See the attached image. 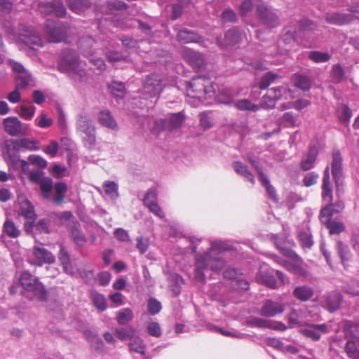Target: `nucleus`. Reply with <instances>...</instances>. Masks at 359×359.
Here are the masks:
<instances>
[{
    "label": "nucleus",
    "mask_w": 359,
    "mask_h": 359,
    "mask_svg": "<svg viewBox=\"0 0 359 359\" xmlns=\"http://www.w3.org/2000/svg\"><path fill=\"white\" fill-rule=\"evenodd\" d=\"M183 120V116L180 114H175L170 118L168 126H166L167 122L163 119L156 121V126L158 127L160 130H164L168 127L170 130H172L180 127Z\"/></svg>",
    "instance_id": "nucleus-26"
},
{
    "label": "nucleus",
    "mask_w": 359,
    "mask_h": 359,
    "mask_svg": "<svg viewBox=\"0 0 359 359\" xmlns=\"http://www.w3.org/2000/svg\"><path fill=\"white\" fill-rule=\"evenodd\" d=\"M228 249L229 248L227 245L222 242L213 243L210 250L205 253L210 255L211 261L207 262L209 263L208 268L212 271H219L223 269L225 266V262L221 257L215 255V252H218L219 253H221Z\"/></svg>",
    "instance_id": "nucleus-11"
},
{
    "label": "nucleus",
    "mask_w": 359,
    "mask_h": 359,
    "mask_svg": "<svg viewBox=\"0 0 359 359\" xmlns=\"http://www.w3.org/2000/svg\"><path fill=\"white\" fill-rule=\"evenodd\" d=\"M130 340V341L128 343L130 350L131 351L140 353L141 355H144L146 347L142 339L135 334Z\"/></svg>",
    "instance_id": "nucleus-39"
},
{
    "label": "nucleus",
    "mask_w": 359,
    "mask_h": 359,
    "mask_svg": "<svg viewBox=\"0 0 359 359\" xmlns=\"http://www.w3.org/2000/svg\"><path fill=\"white\" fill-rule=\"evenodd\" d=\"M4 231L13 238H16L20 234V231L16 228L14 223L8 220H6L4 224Z\"/></svg>",
    "instance_id": "nucleus-51"
},
{
    "label": "nucleus",
    "mask_w": 359,
    "mask_h": 359,
    "mask_svg": "<svg viewBox=\"0 0 359 359\" xmlns=\"http://www.w3.org/2000/svg\"><path fill=\"white\" fill-rule=\"evenodd\" d=\"M283 87H276L270 88L267 93L263 96L262 99V104L259 105L261 108L271 109L275 107L276 102L281 97V90Z\"/></svg>",
    "instance_id": "nucleus-19"
},
{
    "label": "nucleus",
    "mask_w": 359,
    "mask_h": 359,
    "mask_svg": "<svg viewBox=\"0 0 359 359\" xmlns=\"http://www.w3.org/2000/svg\"><path fill=\"white\" fill-rule=\"evenodd\" d=\"M104 193L110 198L116 200L118 196V184L114 181H106L103 184Z\"/></svg>",
    "instance_id": "nucleus-40"
},
{
    "label": "nucleus",
    "mask_w": 359,
    "mask_h": 359,
    "mask_svg": "<svg viewBox=\"0 0 359 359\" xmlns=\"http://www.w3.org/2000/svg\"><path fill=\"white\" fill-rule=\"evenodd\" d=\"M133 318V311L129 308H125L121 309L117 316V323L121 325H126L128 323L131 321Z\"/></svg>",
    "instance_id": "nucleus-45"
},
{
    "label": "nucleus",
    "mask_w": 359,
    "mask_h": 359,
    "mask_svg": "<svg viewBox=\"0 0 359 359\" xmlns=\"http://www.w3.org/2000/svg\"><path fill=\"white\" fill-rule=\"evenodd\" d=\"M332 175L334 179L337 186L339 185L342 178V157L339 150L332 152Z\"/></svg>",
    "instance_id": "nucleus-22"
},
{
    "label": "nucleus",
    "mask_w": 359,
    "mask_h": 359,
    "mask_svg": "<svg viewBox=\"0 0 359 359\" xmlns=\"http://www.w3.org/2000/svg\"><path fill=\"white\" fill-rule=\"evenodd\" d=\"M314 294L313 289L308 285H299L295 287L292 295L301 302L310 300Z\"/></svg>",
    "instance_id": "nucleus-28"
},
{
    "label": "nucleus",
    "mask_w": 359,
    "mask_h": 359,
    "mask_svg": "<svg viewBox=\"0 0 359 359\" xmlns=\"http://www.w3.org/2000/svg\"><path fill=\"white\" fill-rule=\"evenodd\" d=\"M42 13L47 14H54L57 17H63L67 13V10L63 3L60 0H50L40 6Z\"/></svg>",
    "instance_id": "nucleus-16"
},
{
    "label": "nucleus",
    "mask_w": 359,
    "mask_h": 359,
    "mask_svg": "<svg viewBox=\"0 0 359 359\" xmlns=\"http://www.w3.org/2000/svg\"><path fill=\"white\" fill-rule=\"evenodd\" d=\"M76 129L84 134L83 140L86 147L92 148L95 144V126L92 120L86 115H80L76 122Z\"/></svg>",
    "instance_id": "nucleus-6"
},
{
    "label": "nucleus",
    "mask_w": 359,
    "mask_h": 359,
    "mask_svg": "<svg viewBox=\"0 0 359 359\" xmlns=\"http://www.w3.org/2000/svg\"><path fill=\"white\" fill-rule=\"evenodd\" d=\"M256 15L262 22L268 27L275 28L280 25V18L276 11L264 4H259L257 6Z\"/></svg>",
    "instance_id": "nucleus-9"
},
{
    "label": "nucleus",
    "mask_w": 359,
    "mask_h": 359,
    "mask_svg": "<svg viewBox=\"0 0 359 359\" xmlns=\"http://www.w3.org/2000/svg\"><path fill=\"white\" fill-rule=\"evenodd\" d=\"M232 166L238 175L245 178V180L250 182L252 184H255V177L245 164L241 161H234Z\"/></svg>",
    "instance_id": "nucleus-34"
},
{
    "label": "nucleus",
    "mask_w": 359,
    "mask_h": 359,
    "mask_svg": "<svg viewBox=\"0 0 359 359\" xmlns=\"http://www.w3.org/2000/svg\"><path fill=\"white\" fill-rule=\"evenodd\" d=\"M3 156L10 170L18 172L20 179H22V160L20 152L22 150V139H8L2 146Z\"/></svg>",
    "instance_id": "nucleus-1"
},
{
    "label": "nucleus",
    "mask_w": 359,
    "mask_h": 359,
    "mask_svg": "<svg viewBox=\"0 0 359 359\" xmlns=\"http://www.w3.org/2000/svg\"><path fill=\"white\" fill-rule=\"evenodd\" d=\"M177 39L179 41L187 43H198L201 41V37L197 33L184 29L179 31V32L177 34Z\"/></svg>",
    "instance_id": "nucleus-32"
},
{
    "label": "nucleus",
    "mask_w": 359,
    "mask_h": 359,
    "mask_svg": "<svg viewBox=\"0 0 359 359\" xmlns=\"http://www.w3.org/2000/svg\"><path fill=\"white\" fill-rule=\"evenodd\" d=\"M309 58L316 63H321L328 61L331 58V55L325 52L313 50L309 53Z\"/></svg>",
    "instance_id": "nucleus-47"
},
{
    "label": "nucleus",
    "mask_w": 359,
    "mask_h": 359,
    "mask_svg": "<svg viewBox=\"0 0 359 359\" xmlns=\"http://www.w3.org/2000/svg\"><path fill=\"white\" fill-rule=\"evenodd\" d=\"M183 57L191 66L196 69H201L205 64L203 55L191 49H186L183 51Z\"/></svg>",
    "instance_id": "nucleus-25"
},
{
    "label": "nucleus",
    "mask_w": 359,
    "mask_h": 359,
    "mask_svg": "<svg viewBox=\"0 0 359 359\" xmlns=\"http://www.w3.org/2000/svg\"><path fill=\"white\" fill-rule=\"evenodd\" d=\"M322 197L323 201L326 203H330L333 200L332 185L330 181V168L328 166L325 168L323 173Z\"/></svg>",
    "instance_id": "nucleus-24"
},
{
    "label": "nucleus",
    "mask_w": 359,
    "mask_h": 359,
    "mask_svg": "<svg viewBox=\"0 0 359 359\" xmlns=\"http://www.w3.org/2000/svg\"><path fill=\"white\" fill-rule=\"evenodd\" d=\"M256 280L259 283L271 289H276L278 287L274 276L269 270L260 269L257 273Z\"/></svg>",
    "instance_id": "nucleus-27"
},
{
    "label": "nucleus",
    "mask_w": 359,
    "mask_h": 359,
    "mask_svg": "<svg viewBox=\"0 0 359 359\" xmlns=\"http://www.w3.org/2000/svg\"><path fill=\"white\" fill-rule=\"evenodd\" d=\"M91 299L95 306L100 311H104L107 309V301L104 295L93 291L91 292Z\"/></svg>",
    "instance_id": "nucleus-46"
},
{
    "label": "nucleus",
    "mask_w": 359,
    "mask_h": 359,
    "mask_svg": "<svg viewBox=\"0 0 359 359\" xmlns=\"http://www.w3.org/2000/svg\"><path fill=\"white\" fill-rule=\"evenodd\" d=\"M339 121L345 126H348L349 120L352 116V112L350 108L346 105H341L337 110Z\"/></svg>",
    "instance_id": "nucleus-44"
},
{
    "label": "nucleus",
    "mask_w": 359,
    "mask_h": 359,
    "mask_svg": "<svg viewBox=\"0 0 359 359\" xmlns=\"http://www.w3.org/2000/svg\"><path fill=\"white\" fill-rule=\"evenodd\" d=\"M215 93L213 83L205 76L194 77L187 84V96L197 99L200 102H203L207 97H212Z\"/></svg>",
    "instance_id": "nucleus-2"
},
{
    "label": "nucleus",
    "mask_w": 359,
    "mask_h": 359,
    "mask_svg": "<svg viewBox=\"0 0 359 359\" xmlns=\"http://www.w3.org/2000/svg\"><path fill=\"white\" fill-rule=\"evenodd\" d=\"M353 20L352 15L346 13H334L327 14L326 16V21L328 23L335 25H343Z\"/></svg>",
    "instance_id": "nucleus-31"
},
{
    "label": "nucleus",
    "mask_w": 359,
    "mask_h": 359,
    "mask_svg": "<svg viewBox=\"0 0 359 359\" xmlns=\"http://www.w3.org/2000/svg\"><path fill=\"white\" fill-rule=\"evenodd\" d=\"M99 123L109 129L114 130L117 128V124L111 113L109 110H103L98 115Z\"/></svg>",
    "instance_id": "nucleus-35"
},
{
    "label": "nucleus",
    "mask_w": 359,
    "mask_h": 359,
    "mask_svg": "<svg viewBox=\"0 0 359 359\" xmlns=\"http://www.w3.org/2000/svg\"><path fill=\"white\" fill-rule=\"evenodd\" d=\"M299 240L303 248L310 249L313 245V237L309 232H300L298 235Z\"/></svg>",
    "instance_id": "nucleus-54"
},
{
    "label": "nucleus",
    "mask_w": 359,
    "mask_h": 359,
    "mask_svg": "<svg viewBox=\"0 0 359 359\" xmlns=\"http://www.w3.org/2000/svg\"><path fill=\"white\" fill-rule=\"evenodd\" d=\"M24 290L32 292L40 301H46L48 292L44 285L31 273L24 271Z\"/></svg>",
    "instance_id": "nucleus-8"
},
{
    "label": "nucleus",
    "mask_w": 359,
    "mask_h": 359,
    "mask_svg": "<svg viewBox=\"0 0 359 359\" xmlns=\"http://www.w3.org/2000/svg\"><path fill=\"white\" fill-rule=\"evenodd\" d=\"M4 130L9 135L15 137L22 133V123L15 116H9L3 120Z\"/></svg>",
    "instance_id": "nucleus-20"
},
{
    "label": "nucleus",
    "mask_w": 359,
    "mask_h": 359,
    "mask_svg": "<svg viewBox=\"0 0 359 359\" xmlns=\"http://www.w3.org/2000/svg\"><path fill=\"white\" fill-rule=\"evenodd\" d=\"M55 191L57 195L54 198V201L56 203L60 204L63 202L65 194L67 191V184L62 182L56 183L55 184Z\"/></svg>",
    "instance_id": "nucleus-48"
},
{
    "label": "nucleus",
    "mask_w": 359,
    "mask_h": 359,
    "mask_svg": "<svg viewBox=\"0 0 359 359\" xmlns=\"http://www.w3.org/2000/svg\"><path fill=\"white\" fill-rule=\"evenodd\" d=\"M68 229L74 241L79 245H83L86 238L80 229V224L77 222H71L68 224Z\"/></svg>",
    "instance_id": "nucleus-29"
},
{
    "label": "nucleus",
    "mask_w": 359,
    "mask_h": 359,
    "mask_svg": "<svg viewBox=\"0 0 359 359\" xmlns=\"http://www.w3.org/2000/svg\"><path fill=\"white\" fill-rule=\"evenodd\" d=\"M162 309L161 303L156 299L151 297L147 304V311L150 315H156L161 311Z\"/></svg>",
    "instance_id": "nucleus-55"
},
{
    "label": "nucleus",
    "mask_w": 359,
    "mask_h": 359,
    "mask_svg": "<svg viewBox=\"0 0 359 359\" xmlns=\"http://www.w3.org/2000/svg\"><path fill=\"white\" fill-rule=\"evenodd\" d=\"M200 124L204 130L212 127L213 123L208 112L204 111L200 114Z\"/></svg>",
    "instance_id": "nucleus-64"
},
{
    "label": "nucleus",
    "mask_w": 359,
    "mask_h": 359,
    "mask_svg": "<svg viewBox=\"0 0 359 359\" xmlns=\"http://www.w3.org/2000/svg\"><path fill=\"white\" fill-rule=\"evenodd\" d=\"M162 90L161 78L157 74H151L145 80L143 90L151 97L158 95Z\"/></svg>",
    "instance_id": "nucleus-15"
},
{
    "label": "nucleus",
    "mask_w": 359,
    "mask_h": 359,
    "mask_svg": "<svg viewBox=\"0 0 359 359\" xmlns=\"http://www.w3.org/2000/svg\"><path fill=\"white\" fill-rule=\"evenodd\" d=\"M257 172L260 175L262 184L265 187L269 197L271 199H272L273 201L277 202L278 197H277V194L276 192V189H274V187L272 185H271L267 175H266L263 172V171H261L258 168H257Z\"/></svg>",
    "instance_id": "nucleus-37"
},
{
    "label": "nucleus",
    "mask_w": 359,
    "mask_h": 359,
    "mask_svg": "<svg viewBox=\"0 0 359 359\" xmlns=\"http://www.w3.org/2000/svg\"><path fill=\"white\" fill-rule=\"evenodd\" d=\"M330 331V327L325 323H310L300 330V332L303 336L313 341H318L323 334L329 333Z\"/></svg>",
    "instance_id": "nucleus-14"
},
{
    "label": "nucleus",
    "mask_w": 359,
    "mask_h": 359,
    "mask_svg": "<svg viewBox=\"0 0 359 359\" xmlns=\"http://www.w3.org/2000/svg\"><path fill=\"white\" fill-rule=\"evenodd\" d=\"M337 249L342 263H344L346 261L348 260L349 250L346 245L344 244L341 241H337Z\"/></svg>",
    "instance_id": "nucleus-60"
},
{
    "label": "nucleus",
    "mask_w": 359,
    "mask_h": 359,
    "mask_svg": "<svg viewBox=\"0 0 359 359\" xmlns=\"http://www.w3.org/2000/svg\"><path fill=\"white\" fill-rule=\"evenodd\" d=\"M79 48L83 55L88 57L90 62L100 72H103L106 69V65L103 59L98 57L95 55V48L93 46L96 44L95 40L90 36L82 38L79 42Z\"/></svg>",
    "instance_id": "nucleus-5"
},
{
    "label": "nucleus",
    "mask_w": 359,
    "mask_h": 359,
    "mask_svg": "<svg viewBox=\"0 0 359 359\" xmlns=\"http://www.w3.org/2000/svg\"><path fill=\"white\" fill-rule=\"evenodd\" d=\"M40 189L43 191V196L45 198L48 196L49 193L53 189V181L49 177H44L39 184Z\"/></svg>",
    "instance_id": "nucleus-58"
},
{
    "label": "nucleus",
    "mask_w": 359,
    "mask_h": 359,
    "mask_svg": "<svg viewBox=\"0 0 359 359\" xmlns=\"http://www.w3.org/2000/svg\"><path fill=\"white\" fill-rule=\"evenodd\" d=\"M68 7L75 13L84 12L92 6L90 0H67Z\"/></svg>",
    "instance_id": "nucleus-33"
},
{
    "label": "nucleus",
    "mask_w": 359,
    "mask_h": 359,
    "mask_svg": "<svg viewBox=\"0 0 359 359\" xmlns=\"http://www.w3.org/2000/svg\"><path fill=\"white\" fill-rule=\"evenodd\" d=\"M285 308V306L281 301L266 299L259 309V313L266 318L274 317L278 315H281Z\"/></svg>",
    "instance_id": "nucleus-13"
},
{
    "label": "nucleus",
    "mask_w": 359,
    "mask_h": 359,
    "mask_svg": "<svg viewBox=\"0 0 359 359\" xmlns=\"http://www.w3.org/2000/svg\"><path fill=\"white\" fill-rule=\"evenodd\" d=\"M208 261L210 260V255L209 254H204L197 258L196 262V269L194 270L195 279L199 282L203 283L205 280V274L204 270L208 268L209 263Z\"/></svg>",
    "instance_id": "nucleus-21"
},
{
    "label": "nucleus",
    "mask_w": 359,
    "mask_h": 359,
    "mask_svg": "<svg viewBox=\"0 0 359 359\" xmlns=\"http://www.w3.org/2000/svg\"><path fill=\"white\" fill-rule=\"evenodd\" d=\"M233 93L229 89L224 88L221 90L218 100L219 102L223 104H230L233 102Z\"/></svg>",
    "instance_id": "nucleus-57"
},
{
    "label": "nucleus",
    "mask_w": 359,
    "mask_h": 359,
    "mask_svg": "<svg viewBox=\"0 0 359 359\" xmlns=\"http://www.w3.org/2000/svg\"><path fill=\"white\" fill-rule=\"evenodd\" d=\"M234 106L241 111H257L261 109L257 104H254L251 101L247 99H242L234 104Z\"/></svg>",
    "instance_id": "nucleus-42"
},
{
    "label": "nucleus",
    "mask_w": 359,
    "mask_h": 359,
    "mask_svg": "<svg viewBox=\"0 0 359 359\" xmlns=\"http://www.w3.org/2000/svg\"><path fill=\"white\" fill-rule=\"evenodd\" d=\"M294 82L295 86L299 88L302 89L303 90H308L310 89L311 84L310 79L306 76L302 75H297L294 79Z\"/></svg>",
    "instance_id": "nucleus-50"
},
{
    "label": "nucleus",
    "mask_w": 359,
    "mask_h": 359,
    "mask_svg": "<svg viewBox=\"0 0 359 359\" xmlns=\"http://www.w3.org/2000/svg\"><path fill=\"white\" fill-rule=\"evenodd\" d=\"M323 298L324 306L330 312L332 313L339 309L342 301V296L340 293L335 291L330 292L325 294Z\"/></svg>",
    "instance_id": "nucleus-23"
},
{
    "label": "nucleus",
    "mask_w": 359,
    "mask_h": 359,
    "mask_svg": "<svg viewBox=\"0 0 359 359\" xmlns=\"http://www.w3.org/2000/svg\"><path fill=\"white\" fill-rule=\"evenodd\" d=\"M22 88V78L19 76L16 90L12 91L8 96V100L12 103H16L20 100V93L19 89Z\"/></svg>",
    "instance_id": "nucleus-56"
},
{
    "label": "nucleus",
    "mask_w": 359,
    "mask_h": 359,
    "mask_svg": "<svg viewBox=\"0 0 359 359\" xmlns=\"http://www.w3.org/2000/svg\"><path fill=\"white\" fill-rule=\"evenodd\" d=\"M135 330L133 327H121L114 330V335L121 341L130 339L135 334Z\"/></svg>",
    "instance_id": "nucleus-41"
},
{
    "label": "nucleus",
    "mask_w": 359,
    "mask_h": 359,
    "mask_svg": "<svg viewBox=\"0 0 359 359\" xmlns=\"http://www.w3.org/2000/svg\"><path fill=\"white\" fill-rule=\"evenodd\" d=\"M7 248L11 252V256L17 268L15 276V280L13 285L10 287V293L11 294H22V259L21 257V247L14 241H11L6 243Z\"/></svg>",
    "instance_id": "nucleus-3"
},
{
    "label": "nucleus",
    "mask_w": 359,
    "mask_h": 359,
    "mask_svg": "<svg viewBox=\"0 0 359 359\" xmlns=\"http://www.w3.org/2000/svg\"><path fill=\"white\" fill-rule=\"evenodd\" d=\"M344 74L345 72L340 65L337 64L332 67V79L334 82L339 83L341 81L344 79Z\"/></svg>",
    "instance_id": "nucleus-59"
},
{
    "label": "nucleus",
    "mask_w": 359,
    "mask_h": 359,
    "mask_svg": "<svg viewBox=\"0 0 359 359\" xmlns=\"http://www.w3.org/2000/svg\"><path fill=\"white\" fill-rule=\"evenodd\" d=\"M275 260L283 266L287 271L292 272L294 273H300L302 269L296 264H293L290 262L286 260L279 259L278 257H275Z\"/></svg>",
    "instance_id": "nucleus-61"
},
{
    "label": "nucleus",
    "mask_w": 359,
    "mask_h": 359,
    "mask_svg": "<svg viewBox=\"0 0 359 359\" xmlns=\"http://www.w3.org/2000/svg\"><path fill=\"white\" fill-rule=\"evenodd\" d=\"M109 88L116 97H123L125 95V84L122 82L113 81L109 84Z\"/></svg>",
    "instance_id": "nucleus-49"
},
{
    "label": "nucleus",
    "mask_w": 359,
    "mask_h": 359,
    "mask_svg": "<svg viewBox=\"0 0 359 359\" xmlns=\"http://www.w3.org/2000/svg\"><path fill=\"white\" fill-rule=\"evenodd\" d=\"M58 259L67 273H72V269L70 260V256L67 249L63 245H60V252L58 253Z\"/></svg>",
    "instance_id": "nucleus-36"
},
{
    "label": "nucleus",
    "mask_w": 359,
    "mask_h": 359,
    "mask_svg": "<svg viewBox=\"0 0 359 359\" xmlns=\"http://www.w3.org/2000/svg\"><path fill=\"white\" fill-rule=\"evenodd\" d=\"M148 333L155 337H158L161 335L162 332L159 323L156 322H151L148 324L147 327Z\"/></svg>",
    "instance_id": "nucleus-62"
},
{
    "label": "nucleus",
    "mask_w": 359,
    "mask_h": 359,
    "mask_svg": "<svg viewBox=\"0 0 359 359\" xmlns=\"http://www.w3.org/2000/svg\"><path fill=\"white\" fill-rule=\"evenodd\" d=\"M241 41V33L238 27L229 29L224 38V41L219 37L216 38L217 44L221 48L234 46Z\"/></svg>",
    "instance_id": "nucleus-18"
},
{
    "label": "nucleus",
    "mask_w": 359,
    "mask_h": 359,
    "mask_svg": "<svg viewBox=\"0 0 359 359\" xmlns=\"http://www.w3.org/2000/svg\"><path fill=\"white\" fill-rule=\"evenodd\" d=\"M46 33L50 42L59 43L63 41L67 37V29L60 22L48 20Z\"/></svg>",
    "instance_id": "nucleus-12"
},
{
    "label": "nucleus",
    "mask_w": 359,
    "mask_h": 359,
    "mask_svg": "<svg viewBox=\"0 0 359 359\" xmlns=\"http://www.w3.org/2000/svg\"><path fill=\"white\" fill-rule=\"evenodd\" d=\"M318 177V174L315 172H308L303 179V184L306 187H311L316 183Z\"/></svg>",
    "instance_id": "nucleus-63"
},
{
    "label": "nucleus",
    "mask_w": 359,
    "mask_h": 359,
    "mask_svg": "<svg viewBox=\"0 0 359 359\" xmlns=\"http://www.w3.org/2000/svg\"><path fill=\"white\" fill-rule=\"evenodd\" d=\"M81 62L79 60L75 50H66L62 54V62L60 65L61 70H67L82 76V69H80Z\"/></svg>",
    "instance_id": "nucleus-10"
},
{
    "label": "nucleus",
    "mask_w": 359,
    "mask_h": 359,
    "mask_svg": "<svg viewBox=\"0 0 359 359\" xmlns=\"http://www.w3.org/2000/svg\"><path fill=\"white\" fill-rule=\"evenodd\" d=\"M345 351L348 358L359 359V340H348Z\"/></svg>",
    "instance_id": "nucleus-38"
},
{
    "label": "nucleus",
    "mask_w": 359,
    "mask_h": 359,
    "mask_svg": "<svg viewBox=\"0 0 359 359\" xmlns=\"http://www.w3.org/2000/svg\"><path fill=\"white\" fill-rule=\"evenodd\" d=\"M318 154V152L316 147H311L306 157L302 158L300 163V168L304 171H308L311 170L313 168L314 163H316Z\"/></svg>",
    "instance_id": "nucleus-30"
},
{
    "label": "nucleus",
    "mask_w": 359,
    "mask_h": 359,
    "mask_svg": "<svg viewBox=\"0 0 359 359\" xmlns=\"http://www.w3.org/2000/svg\"><path fill=\"white\" fill-rule=\"evenodd\" d=\"M42 45L41 38L33 27H24V46L33 50H37Z\"/></svg>",
    "instance_id": "nucleus-17"
},
{
    "label": "nucleus",
    "mask_w": 359,
    "mask_h": 359,
    "mask_svg": "<svg viewBox=\"0 0 359 359\" xmlns=\"http://www.w3.org/2000/svg\"><path fill=\"white\" fill-rule=\"evenodd\" d=\"M246 325L249 327L258 328H267L269 325V320L259 317L250 316L246 320Z\"/></svg>",
    "instance_id": "nucleus-43"
},
{
    "label": "nucleus",
    "mask_w": 359,
    "mask_h": 359,
    "mask_svg": "<svg viewBox=\"0 0 359 359\" xmlns=\"http://www.w3.org/2000/svg\"><path fill=\"white\" fill-rule=\"evenodd\" d=\"M346 337H351L349 340H359V325L348 323L345 328Z\"/></svg>",
    "instance_id": "nucleus-52"
},
{
    "label": "nucleus",
    "mask_w": 359,
    "mask_h": 359,
    "mask_svg": "<svg viewBox=\"0 0 359 359\" xmlns=\"http://www.w3.org/2000/svg\"><path fill=\"white\" fill-rule=\"evenodd\" d=\"M24 219H27L25 224L27 233L34 236L38 233H49L46 219H40L36 224H34L36 219V215L34 206L27 199H24Z\"/></svg>",
    "instance_id": "nucleus-4"
},
{
    "label": "nucleus",
    "mask_w": 359,
    "mask_h": 359,
    "mask_svg": "<svg viewBox=\"0 0 359 359\" xmlns=\"http://www.w3.org/2000/svg\"><path fill=\"white\" fill-rule=\"evenodd\" d=\"M278 77V75L269 72L266 73L261 79L258 88L266 89L269 85L274 81Z\"/></svg>",
    "instance_id": "nucleus-53"
},
{
    "label": "nucleus",
    "mask_w": 359,
    "mask_h": 359,
    "mask_svg": "<svg viewBox=\"0 0 359 359\" xmlns=\"http://www.w3.org/2000/svg\"><path fill=\"white\" fill-rule=\"evenodd\" d=\"M27 261L32 265L41 266L43 264H52L55 258L51 252L46 249L42 243L35 245L32 251V255L28 257Z\"/></svg>",
    "instance_id": "nucleus-7"
}]
</instances>
